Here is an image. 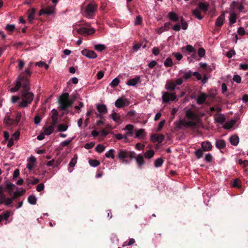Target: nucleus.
I'll list each match as a JSON object with an SVG mask.
<instances>
[{"instance_id": "33", "label": "nucleus", "mask_w": 248, "mask_h": 248, "mask_svg": "<svg viewBox=\"0 0 248 248\" xmlns=\"http://www.w3.org/2000/svg\"><path fill=\"white\" fill-rule=\"evenodd\" d=\"M97 109L100 113H106L107 112V107L104 104L98 105Z\"/></svg>"}, {"instance_id": "16", "label": "nucleus", "mask_w": 248, "mask_h": 248, "mask_svg": "<svg viewBox=\"0 0 248 248\" xmlns=\"http://www.w3.org/2000/svg\"><path fill=\"white\" fill-rule=\"evenodd\" d=\"M165 137L162 134H152L150 137V140L154 142H157L159 143H162L164 140Z\"/></svg>"}, {"instance_id": "37", "label": "nucleus", "mask_w": 248, "mask_h": 248, "mask_svg": "<svg viewBox=\"0 0 248 248\" xmlns=\"http://www.w3.org/2000/svg\"><path fill=\"white\" fill-rule=\"evenodd\" d=\"M4 123L7 125L15 124L14 120L12 119L9 116H6L4 120Z\"/></svg>"}, {"instance_id": "22", "label": "nucleus", "mask_w": 248, "mask_h": 248, "mask_svg": "<svg viewBox=\"0 0 248 248\" xmlns=\"http://www.w3.org/2000/svg\"><path fill=\"white\" fill-rule=\"evenodd\" d=\"M52 111L53 113L51 116L52 123L51 125L55 127L58 122V113L57 110L55 109H53Z\"/></svg>"}, {"instance_id": "42", "label": "nucleus", "mask_w": 248, "mask_h": 248, "mask_svg": "<svg viewBox=\"0 0 248 248\" xmlns=\"http://www.w3.org/2000/svg\"><path fill=\"white\" fill-rule=\"evenodd\" d=\"M35 10L34 9H30L29 11L28 19L30 22H31L34 18Z\"/></svg>"}, {"instance_id": "31", "label": "nucleus", "mask_w": 248, "mask_h": 248, "mask_svg": "<svg viewBox=\"0 0 248 248\" xmlns=\"http://www.w3.org/2000/svg\"><path fill=\"white\" fill-rule=\"evenodd\" d=\"M235 123H236L235 120H231V121L226 123L224 124L223 127L226 129H231L234 126Z\"/></svg>"}, {"instance_id": "58", "label": "nucleus", "mask_w": 248, "mask_h": 248, "mask_svg": "<svg viewBox=\"0 0 248 248\" xmlns=\"http://www.w3.org/2000/svg\"><path fill=\"white\" fill-rule=\"evenodd\" d=\"M25 192V190L23 188H21L20 190L17 189L14 192V195H16L17 197L22 196Z\"/></svg>"}, {"instance_id": "36", "label": "nucleus", "mask_w": 248, "mask_h": 248, "mask_svg": "<svg viewBox=\"0 0 248 248\" xmlns=\"http://www.w3.org/2000/svg\"><path fill=\"white\" fill-rule=\"evenodd\" d=\"M36 201L37 199L36 197L33 195H30L28 198V202L31 204H35L36 203Z\"/></svg>"}, {"instance_id": "21", "label": "nucleus", "mask_w": 248, "mask_h": 248, "mask_svg": "<svg viewBox=\"0 0 248 248\" xmlns=\"http://www.w3.org/2000/svg\"><path fill=\"white\" fill-rule=\"evenodd\" d=\"M135 159L139 168L141 169L142 166L145 164L143 156L141 154H139Z\"/></svg>"}, {"instance_id": "34", "label": "nucleus", "mask_w": 248, "mask_h": 248, "mask_svg": "<svg viewBox=\"0 0 248 248\" xmlns=\"http://www.w3.org/2000/svg\"><path fill=\"white\" fill-rule=\"evenodd\" d=\"M114 152L115 150L113 149H110L106 153L105 156L108 158L114 159L115 158Z\"/></svg>"}, {"instance_id": "49", "label": "nucleus", "mask_w": 248, "mask_h": 248, "mask_svg": "<svg viewBox=\"0 0 248 248\" xmlns=\"http://www.w3.org/2000/svg\"><path fill=\"white\" fill-rule=\"evenodd\" d=\"M6 188L9 190V193H10L11 191L16 187V186L11 182H6Z\"/></svg>"}, {"instance_id": "55", "label": "nucleus", "mask_w": 248, "mask_h": 248, "mask_svg": "<svg viewBox=\"0 0 248 248\" xmlns=\"http://www.w3.org/2000/svg\"><path fill=\"white\" fill-rule=\"evenodd\" d=\"M181 26L182 29L183 30H186L187 29L188 27V24L187 22L184 20L183 17H181Z\"/></svg>"}, {"instance_id": "35", "label": "nucleus", "mask_w": 248, "mask_h": 248, "mask_svg": "<svg viewBox=\"0 0 248 248\" xmlns=\"http://www.w3.org/2000/svg\"><path fill=\"white\" fill-rule=\"evenodd\" d=\"M31 72L30 68H27L24 71V72L21 73V74L18 77H27L28 79H29V77L31 75Z\"/></svg>"}, {"instance_id": "56", "label": "nucleus", "mask_w": 248, "mask_h": 248, "mask_svg": "<svg viewBox=\"0 0 248 248\" xmlns=\"http://www.w3.org/2000/svg\"><path fill=\"white\" fill-rule=\"evenodd\" d=\"M165 124V120L164 119L163 120H161L158 124V126L156 128V131L157 132L160 131L162 128L163 127V126H164Z\"/></svg>"}, {"instance_id": "18", "label": "nucleus", "mask_w": 248, "mask_h": 248, "mask_svg": "<svg viewBox=\"0 0 248 248\" xmlns=\"http://www.w3.org/2000/svg\"><path fill=\"white\" fill-rule=\"evenodd\" d=\"M140 82V78L136 76L133 78L127 80L126 84L129 86H135L138 83Z\"/></svg>"}, {"instance_id": "19", "label": "nucleus", "mask_w": 248, "mask_h": 248, "mask_svg": "<svg viewBox=\"0 0 248 248\" xmlns=\"http://www.w3.org/2000/svg\"><path fill=\"white\" fill-rule=\"evenodd\" d=\"M208 97V95L203 93H201L197 97V103L199 105L203 104Z\"/></svg>"}, {"instance_id": "2", "label": "nucleus", "mask_w": 248, "mask_h": 248, "mask_svg": "<svg viewBox=\"0 0 248 248\" xmlns=\"http://www.w3.org/2000/svg\"><path fill=\"white\" fill-rule=\"evenodd\" d=\"M75 100V98H70L69 93H63L59 98V108L62 110H66L70 108Z\"/></svg>"}, {"instance_id": "59", "label": "nucleus", "mask_w": 248, "mask_h": 248, "mask_svg": "<svg viewBox=\"0 0 248 248\" xmlns=\"http://www.w3.org/2000/svg\"><path fill=\"white\" fill-rule=\"evenodd\" d=\"M89 164L91 166L93 167H96L100 164V163L97 160H90Z\"/></svg>"}, {"instance_id": "64", "label": "nucleus", "mask_w": 248, "mask_h": 248, "mask_svg": "<svg viewBox=\"0 0 248 248\" xmlns=\"http://www.w3.org/2000/svg\"><path fill=\"white\" fill-rule=\"evenodd\" d=\"M213 159V156L211 154H207L205 157L204 160L207 162H210Z\"/></svg>"}, {"instance_id": "15", "label": "nucleus", "mask_w": 248, "mask_h": 248, "mask_svg": "<svg viewBox=\"0 0 248 248\" xmlns=\"http://www.w3.org/2000/svg\"><path fill=\"white\" fill-rule=\"evenodd\" d=\"M186 115L187 118V119H186V120H190V121L196 122L197 125L198 124L197 116L191 109H187L186 110Z\"/></svg>"}, {"instance_id": "28", "label": "nucleus", "mask_w": 248, "mask_h": 248, "mask_svg": "<svg viewBox=\"0 0 248 248\" xmlns=\"http://www.w3.org/2000/svg\"><path fill=\"white\" fill-rule=\"evenodd\" d=\"M216 146L219 149H223L226 146V142L223 140H217L216 141Z\"/></svg>"}, {"instance_id": "62", "label": "nucleus", "mask_w": 248, "mask_h": 248, "mask_svg": "<svg viewBox=\"0 0 248 248\" xmlns=\"http://www.w3.org/2000/svg\"><path fill=\"white\" fill-rule=\"evenodd\" d=\"M233 80L237 83H240L241 82V78L238 75H235L233 76Z\"/></svg>"}, {"instance_id": "50", "label": "nucleus", "mask_w": 248, "mask_h": 248, "mask_svg": "<svg viewBox=\"0 0 248 248\" xmlns=\"http://www.w3.org/2000/svg\"><path fill=\"white\" fill-rule=\"evenodd\" d=\"M163 163V160L161 158H158L155 161V166L156 168L161 167Z\"/></svg>"}, {"instance_id": "46", "label": "nucleus", "mask_w": 248, "mask_h": 248, "mask_svg": "<svg viewBox=\"0 0 248 248\" xmlns=\"http://www.w3.org/2000/svg\"><path fill=\"white\" fill-rule=\"evenodd\" d=\"M164 65L166 67H171L173 65V62L172 59L168 57L167 58L164 62Z\"/></svg>"}, {"instance_id": "17", "label": "nucleus", "mask_w": 248, "mask_h": 248, "mask_svg": "<svg viewBox=\"0 0 248 248\" xmlns=\"http://www.w3.org/2000/svg\"><path fill=\"white\" fill-rule=\"evenodd\" d=\"M109 118L112 119L113 121L118 124H121L122 122L120 115L116 112L114 110L112 111L111 114L109 115Z\"/></svg>"}, {"instance_id": "25", "label": "nucleus", "mask_w": 248, "mask_h": 248, "mask_svg": "<svg viewBox=\"0 0 248 248\" xmlns=\"http://www.w3.org/2000/svg\"><path fill=\"white\" fill-rule=\"evenodd\" d=\"M55 127L52 125L44 126L43 130L44 133L47 136L51 135L54 131Z\"/></svg>"}, {"instance_id": "27", "label": "nucleus", "mask_w": 248, "mask_h": 248, "mask_svg": "<svg viewBox=\"0 0 248 248\" xmlns=\"http://www.w3.org/2000/svg\"><path fill=\"white\" fill-rule=\"evenodd\" d=\"M214 119L216 122L221 124L224 123L225 121V118L222 114L215 115Z\"/></svg>"}, {"instance_id": "29", "label": "nucleus", "mask_w": 248, "mask_h": 248, "mask_svg": "<svg viewBox=\"0 0 248 248\" xmlns=\"http://www.w3.org/2000/svg\"><path fill=\"white\" fill-rule=\"evenodd\" d=\"M239 141V138L237 135H232L230 138V143L236 146L238 145Z\"/></svg>"}, {"instance_id": "47", "label": "nucleus", "mask_w": 248, "mask_h": 248, "mask_svg": "<svg viewBox=\"0 0 248 248\" xmlns=\"http://www.w3.org/2000/svg\"><path fill=\"white\" fill-rule=\"evenodd\" d=\"M203 151L202 149L200 148L198 149L195 151L194 154L198 159H200L202 156Z\"/></svg>"}, {"instance_id": "6", "label": "nucleus", "mask_w": 248, "mask_h": 248, "mask_svg": "<svg viewBox=\"0 0 248 248\" xmlns=\"http://www.w3.org/2000/svg\"><path fill=\"white\" fill-rule=\"evenodd\" d=\"M16 197H17L14 194L12 197L6 198L4 193H1L0 195V204H4L6 206H11L12 207V203Z\"/></svg>"}, {"instance_id": "12", "label": "nucleus", "mask_w": 248, "mask_h": 248, "mask_svg": "<svg viewBox=\"0 0 248 248\" xmlns=\"http://www.w3.org/2000/svg\"><path fill=\"white\" fill-rule=\"evenodd\" d=\"M55 9V6H51L46 8L41 9L39 12V15L40 16L43 15H50L54 13Z\"/></svg>"}, {"instance_id": "24", "label": "nucleus", "mask_w": 248, "mask_h": 248, "mask_svg": "<svg viewBox=\"0 0 248 248\" xmlns=\"http://www.w3.org/2000/svg\"><path fill=\"white\" fill-rule=\"evenodd\" d=\"M225 19V14L224 13L221 14L216 19L215 26L217 27L221 26L224 22Z\"/></svg>"}, {"instance_id": "63", "label": "nucleus", "mask_w": 248, "mask_h": 248, "mask_svg": "<svg viewBox=\"0 0 248 248\" xmlns=\"http://www.w3.org/2000/svg\"><path fill=\"white\" fill-rule=\"evenodd\" d=\"M205 53V51L204 48L201 47L198 50V55L200 58L203 57Z\"/></svg>"}, {"instance_id": "10", "label": "nucleus", "mask_w": 248, "mask_h": 248, "mask_svg": "<svg viewBox=\"0 0 248 248\" xmlns=\"http://www.w3.org/2000/svg\"><path fill=\"white\" fill-rule=\"evenodd\" d=\"M78 34L84 35H89L93 34L95 30L93 28H87L86 27H82L78 29L77 31Z\"/></svg>"}, {"instance_id": "57", "label": "nucleus", "mask_w": 248, "mask_h": 248, "mask_svg": "<svg viewBox=\"0 0 248 248\" xmlns=\"http://www.w3.org/2000/svg\"><path fill=\"white\" fill-rule=\"evenodd\" d=\"M72 140H73L72 138L68 139L66 140L61 142L60 143V145L62 147L66 146L71 142Z\"/></svg>"}, {"instance_id": "9", "label": "nucleus", "mask_w": 248, "mask_h": 248, "mask_svg": "<svg viewBox=\"0 0 248 248\" xmlns=\"http://www.w3.org/2000/svg\"><path fill=\"white\" fill-rule=\"evenodd\" d=\"M162 102L163 103H168L170 101H174L177 98L175 93L162 92Z\"/></svg>"}, {"instance_id": "51", "label": "nucleus", "mask_w": 248, "mask_h": 248, "mask_svg": "<svg viewBox=\"0 0 248 248\" xmlns=\"http://www.w3.org/2000/svg\"><path fill=\"white\" fill-rule=\"evenodd\" d=\"M95 151L98 153H102L105 149V146L101 144H98L95 147Z\"/></svg>"}, {"instance_id": "4", "label": "nucleus", "mask_w": 248, "mask_h": 248, "mask_svg": "<svg viewBox=\"0 0 248 248\" xmlns=\"http://www.w3.org/2000/svg\"><path fill=\"white\" fill-rule=\"evenodd\" d=\"M29 80L27 77H18L16 79V85L15 87L11 88L10 90L11 92L14 93L18 91L21 87L24 88H28V85L29 84Z\"/></svg>"}, {"instance_id": "14", "label": "nucleus", "mask_w": 248, "mask_h": 248, "mask_svg": "<svg viewBox=\"0 0 248 248\" xmlns=\"http://www.w3.org/2000/svg\"><path fill=\"white\" fill-rule=\"evenodd\" d=\"M81 54L86 57L89 59H95L97 55L93 50H90L87 49H84L81 51Z\"/></svg>"}, {"instance_id": "32", "label": "nucleus", "mask_w": 248, "mask_h": 248, "mask_svg": "<svg viewBox=\"0 0 248 248\" xmlns=\"http://www.w3.org/2000/svg\"><path fill=\"white\" fill-rule=\"evenodd\" d=\"M168 17L170 20L177 22L178 21L179 17L178 15L174 12H170L168 14Z\"/></svg>"}, {"instance_id": "5", "label": "nucleus", "mask_w": 248, "mask_h": 248, "mask_svg": "<svg viewBox=\"0 0 248 248\" xmlns=\"http://www.w3.org/2000/svg\"><path fill=\"white\" fill-rule=\"evenodd\" d=\"M96 8L97 6L94 3L88 4L85 9L84 16L89 19L93 18Z\"/></svg>"}, {"instance_id": "48", "label": "nucleus", "mask_w": 248, "mask_h": 248, "mask_svg": "<svg viewBox=\"0 0 248 248\" xmlns=\"http://www.w3.org/2000/svg\"><path fill=\"white\" fill-rule=\"evenodd\" d=\"M192 76V72L191 70H188L184 73V75L183 76V78L185 80H187L189 79L191 76Z\"/></svg>"}, {"instance_id": "60", "label": "nucleus", "mask_w": 248, "mask_h": 248, "mask_svg": "<svg viewBox=\"0 0 248 248\" xmlns=\"http://www.w3.org/2000/svg\"><path fill=\"white\" fill-rule=\"evenodd\" d=\"M15 29V25L14 24H8L6 26L5 29L9 32L13 31Z\"/></svg>"}, {"instance_id": "53", "label": "nucleus", "mask_w": 248, "mask_h": 248, "mask_svg": "<svg viewBox=\"0 0 248 248\" xmlns=\"http://www.w3.org/2000/svg\"><path fill=\"white\" fill-rule=\"evenodd\" d=\"M185 48L187 51L189 52H196L195 49L191 45H187L185 47H183L182 50H183Z\"/></svg>"}, {"instance_id": "41", "label": "nucleus", "mask_w": 248, "mask_h": 248, "mask_svg": "<svg viewBox=\"0 0 248 248\" xmlns=\"http://www.w3.org/2000/svg\"><path fill=\"white\" fill-rule=\"evenodd\" d=\"M68 128V126L64 124H60L57 127V129L59 132L66 131Z\"/></svg>"}, {"instance_id": "7", "label": "nucleus", "mask_w": 248, "mask_h": 248, "mask_svg": "<svg viewBox=\"0 0 248 248\" xmlns=\"http://www.w3.org/2000/svg\"><path fill=\"white\" fill-rule=\"evenodd\" d=\"M129 154L128 150L120 149L118 151V157L121 162L125 164H128L129 162L127 160H125V158L128 157V156L129 155Z\"/></svg>"}, {"instance_id": "61", "label": "nucleus", "mask_w": 248, "mask_h": 248, "mask_svg": "<svg viewBox=\"0 0 248 248\" xmlns=\"http://www.w3.org/2000/svg\"><path fill=\"white\" fill-rule=\"evenodd\" d=\"M2 220H7L10 216V213L8 211H6L1 214Z\"/></svg>"}, {"instance_id": "13", "label": "nucleus", "mask_w": 248, "mask_h": 248, "mask_svg": "<svg viewBox=\"0 0 248 248\" xmlns=\"http://www.w3.org/2000/svg\"><path fill=\"white\" fill-rule=\"evenodd\" d=\"M244 8L243 4L239 1H232L230 4L231 10L233 11L236 9H238L240 11H242Z\"/></svg>"}, {"instance_id": "39", "label": "nucleus", "mask_w": 248, "mask_h": 248, "mask_svg": "<svg viewBox=\"0 0 248 248\" xmlns=\"http://www.w3.org/2000/svg\"><path fill=\"white\" fill-rule=\"evenodd\" d=\"M199 9L202 10L206 12L208 9V4L205 2H200L199 3Z\"/></svg>"}, {"instance_id": "54", "label": "nucleus", "mask_w": 248, "mask_h": 248, "mask_svg": "<svg viewBox=\"0 0 248 248\" xmlns=\"http://www.w3.org/2000/svg\"><path fill=\"white\" fill-rule=\"evenodd\" d=\"M114 137L118 140H124V141L127 140V139H125V134L123 135L121 133H117L114 135Z\"/></svg>"}, {"instance_id": "1", "label": "nucleus", "mask_w": 248, "mask_h": 248, "mask_svg": "<svg viewBox=\"0 0 248 248\" xmlns=\"http://www.w3.org/2000/svg\"><path fill=\"white\" fill-rule=\"evenodd\" d=\"M30 83L28 85V88H24L20 93V100L18 101V106L20 108H27L31 104L34 98L33 93L30 91Z\"/></svg>"}, {"instance_id": "40", "label": "nucleus", "mask_w": 248, "mask_h": 248, "mask_svg": "<svg viewBox=\"0 0 248 248\" xmlns=\"http://www.w3.org/2000/svg\"><path fill=\"white\" fill-rule=\"evenodd\" d=\"M193 15L198 19L201 20L202 19V16L201 15L200 9H195L193 10Z\"/></svg>"}, {"instance_id": "23", "label": "nucleus", "mask_w": 248, "mask_h": 248, "mask_svg": "<svg viewBox=\"0 0 248 248\" xmlns=\"http://www.w3.org/2000/svg\"><path fill=\"white\" fill-rule=\"evenodd\" d=\"M202 149L203 151L208 152L211 151L212 145L209 141H203L201 143Z\"/></svg>"}, {"instance_id": "44", "label": "nucleus", "mask_w": 248, "mask_h": 248, "mask_svg": "<svg viewBox=\"0 0 248 248\" xmlns=\"http://www.w3.org/2000/svg\"><path fill=\"white\" fill-rule=\"evenodd\" d=\"M154 155L155 152L153 150H149L145 152L144 156L148 159H150L154 156Z\"/></svg>"}, {"instance_id": "30", "label": "nucleus", "mask_w": 248, "mask_h": 248, "mask_svg": "<svg viewBox=\"0 0 248 248\" xmlns=\"http://www.w3.org/2000/svg\"><path fill=\"white\" fill-rule=\"evenodd\" d=\"M174 82L168 81L165 85V89L170 91H174L176 89Z\"/></svg>"}, {"instance_id": "45", "label": "nucleus", "mask_w": 248, "mask_h": 248, "mask_svg": "<svg viewBox=\"0 0 248 248\" xmlns=\"http://www.w3.org/2000/svg\"><path fill=\"white\" fill-rule=\"evenodd\" d=\"M120 80L118 78H114L109 83L110 86L112 88H115L119 83Z\"/></svg>"}, {"instance_id": "11", "label": "nucleus", "mask_w": 248, "mask_h": 248, "mask_svg": "<svg viewBox=\"0 0 248 248\" xmlns=\"http://www.w3.org/2000/svg\"><path fill=\"white\" fill-rule=\"evenodd\" d=\"M123 130L126 131L125 133V139H127L128 137L133 136L134 133V126L133 124H127L124 128L123 129Z\"/></svg>"}, {"instance_id": "3", "label": "nucleus", "mask_w": 248, "mask_h": 248, "mask_svg": "<svg viewBox=\"0 0 248 248\" xmlns=\"http://www.w3.org/2000/svg\"><path fill=\"white\" fill-rule=\"evenodd\" d=\"M175 129L176 130H182L184 128L188 127H196L197 126V122L186 119H180L178 121L174 123Z\"/></svg>"}, {"instance_id": "38", "label": "nucleus", "mask_w": 248, "mask_h": 248, "mask_svg": "<svg viewBox=\"0 0 248 248\" xmlns=\"http://www.w3.org/2000/svg\"><path fill=\"white\" fill-rule=\"evenodd\" d=\"M229 19L230 23H235L236 21V16L235 13L234 12L230 13Z\"/></svg>"}, {"instance_id": "20", "label": "nucleus", "mask_w": 248, "mask_h": 248, "mask_svg": "<svg viewBox=\"0 0 248 248\" xmlns=\"http://www.w3.org/2000/svg\"><path fill=\"white\" fill-rule=\"evenodd\" d=\"M146 135L145 130L143 128L139 129L135 131V137L137 139H143Z\"/></svg>"}, {"instance_id": "43", "label": "nucleus", "mask_w": 248, "mask_h": 248, "mask_svg": "<svg viewBox=\"0 0 248 248\" xmlns=\"http://www.w3.org/2000/svg\"><path fill=\"white\" fill-rule=\"evenodd\" d=\"M22 116L21 113L20 112H17L16 114L15 119L14 120L15 124H17L21 119Z\"/></svg>"}, {"instance_id": "8", "label": "nucleus", "mask_w": 248, "mask_h": 248, "mask_svg": "<svg viewBox=\"0 0 248 248\" xmlns=\"http://www.w3.org/2000/svg\"><path fill=\"white\" fill-rule=\"evenodd\" d=\"M129 105V100L123 96L120 97L114 103L115 106L117 108H123L128 106Z\"/></svg>"}, {"instance_id": "26", "label": "nucleus", "mask_w": 248, "mask_h": 248, "mask_svg": "<svg viewBox=\"0 0 248 248\" xmlns=\"http://www.w3.org/2000/svg\"><path fill=\"white\" fill-rule=\"evenodd\" d=\"M169 26V23H165L164 24V26H162L161 27L156 29L157 33L158 34H160L163 32L168 31L170 29Z\"/></svg>"}, {"instance_id": "52", "label": "nucleus", "mask_w": 248, "mask_h": 248, "mask_svg": "<svg viewBox=\"0 0 248 248\" xmlns=\"http://www.w3.org/2000/svg\"><path fill=\"white\" fill-rule=\"evenodd\" d=\"M94 48L97 51H102L105 49L106 46L103 44H97L94 46Z\"/></svg>"}]
</instances>
